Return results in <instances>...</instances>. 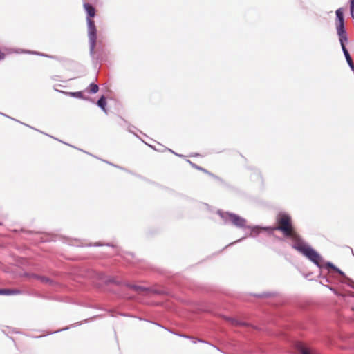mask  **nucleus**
<instances>
[{
    "mask_svg": "<svg viewBox=\"0 0 354 354\" xmlns=\"http://www.w3.org/2000/svg\"><path fill=\"white\" fill-rule=\"evenodd\" d=\"M276 226L270 228L272 230L280 231L285 237L291 235L296 230L292 224L291 216L284 212H280L276 216ZM270 227L261 228V230H269Z\"/></svg>",
    "mask_w": 354,
    "mask_h": 354,
    "instance_id": "1",
    "label": "nucleus"
},
{
    "mask_svg": "<svg viewBox=\"0 0 354 354\" xmlns=\"http://www.w3.org/2000/svg\"><path fill=\"white\" fill-rule=\"evenodd\" d=\"M88 36L90 43V50L93 53L96 44L97 30L93 20H88Z\"/></svg>",
    "mask_w": 354,
    "mask_h": 354,
    "instance_id": "2",
    "label": "nucleus"
},
{
    "mask_svg": "<svg viewBox=\"0 0 354 354\" xmlns=\"http://www.w3.org/2000/svg\"><path fill=\"white\" fill-rule=\"evenodd\" d=\"M292 241V246L293 248L301 252V254L304 252L306 248L308 247L301 239L300 236L297 232L292 233L291 235L287 236Z\"/></svg>",
    "mask_w": 354,
    "mask_h": 354,
    "instance_id": "3",
    "label": "nucleus"
},
{
    "mask_svg": "<svg viewBox=\"0 0 354 354\" xmlns=\"http://www.w3.org/2000/svg\"><path fill=\"white\" fill-rule=\"evenodd\" d=\"M304 256L308 257L310 260L315 264L319 265L321 261V257L312 248L308 245L304 252L302 253Z\"/></svg>",
    "mask_w": 354,
    "mask_h": 354,
    "instance_id": "4",
    "label": "nucleus"
},
{
    "mask_svg": "<svg viewBox=\"0 0 354 354\" xmlns=\"http://www.w3.org/2000/svg\"><path fill=\"white\" fill-rule=\"evenodd\" d=\"M229 218L230 221L238 227H245L246 225V220L236 214H230Z\"/></svg>",
    "mask_w": 354,
    "mask_h": 354,
    "instance_id": "5",
    "label": "nucleus"
},
{
    "mask_svg": "<svg viewBox=\"0 0 354 354\" xmlns=\"http://www.w3.org/2000/svg\"><path fill=\"white\" fill-rule=\"evenodd\" d=\"M84 8L86 12V22L88 23V20H93L96 12L95 8L88 3H84Z\"/></svg>",
    "mask_w": 354,
    "mask_h": 354,
    "instance_id": "6",
    "label": "nucleus"
},
{
    "mask_svg": "<svg viewBox=\"0 0 354 354\" xmlns=\"http://www.w3.org/2000/svg\"><path fill=\"white\" fill-rule=\"evenodd\" d=\"M30 277L39 280L41 283H44V284H49V285L53 284V281L50 278L45 277V276H39V275L32 274L30 275Z\"/></svg>",
    "mask_w": 354,
    "mask_h": 354,
    "instance_id": "7",
    "label": "nucleus"
},
{
    "mask_svg": "<svg viewBox=\"0 0 354 354\" xmlns=\"http://www.w3.org/2000/svg\"><path fill=\"white\" fill-rule=\"evenodd\" d=\"M336 16H337V21H336V25L337 24H344V12L342 8H339L335 12Z\"/></svg>",
    "mask_w": 354,
    "mask_h": 354,
    "instance_id": "8",
    "label": "nucleus"
},
{
    "mask_svg": "<svg viewBox=\"0 0 354 354\" xmlns=\"http://www.w3.org/2000/svg\"><path fill=\"white\" fill-rule=\"evenodd\" d=\"M20 291L16 289H1L0 288V295H17L19 294Z\"/></svg>",
    "mask_w": 354,
    "mask_h": 354,
    "instance_id": "9",
    "label": "nucleus"
},
{
    "mask_svg": "<svg viewBox=\"0 0 354 354\" xmlns=\"http://www.w3.org/2000/svg\"><path fill=\"white\" fill-rule=\"evenodd\" d=\"M343 52H344V55H345V57H346V61H347L348 64H349L350 67H351L353 70H354V64H353V62L352 59H351V56H350V55H349V53H348V50H347V49H346V47H344V50H343Z\"/></svg>",
    "mask_w": 354,
    "mask_h": 354,
    "instance_id": "10",
    "label": "nucleus"
},
{
    "mask_svg": "<svg viewBox=\"0 0 354 354\" xmlns=\"http://www.w3.org/2000/svg\"><path fill=\"white\" fill-rule=\"evenodd\" d=\"M106 104V100L104 96H102L99 100L97 101V105L102 108L103 110H105V106Z\"/></svg>",
    "mask_w": 354,
    "mask_h": 354,
    "instance_id": "11",
    "label": "nucleus"
},
{
    "mask_svg": "<svg viewBox=\"0 0 354 354\" xmlns=\"http://www.w3.org/2000/svg\"><path fill=\"white\" fill-rule=\"evenodd\" d=\"M337 32L338 35H344L346 33L344 30V24H337Z\"/></svg>",
    "mask_w": 354,
    "mask_h": 354,
    "instance_id": "12",
    "label": "nucleus"
},
{
    "mask_svg": "<svg viewBox=\"0 0 354 354\" xmlns=\"http://www.w3.org/2000/svg\"><path fill=\"white\" fill-rule=\"evenodd\" d=\"M339 41L341 43L342 50H344V47H346L344 45V42L347 41L346 33L339 35Z\"/></svg>",
    "mask_w": 354,
    "mask_h": 354,
    "instance_id": "13",
    "label": "nucleus"
},
{
    "mask_svg": "<svg viewBox=\"0 0 354 354\" xmlns=\"http://www.w3.org/2000/svg\"><path fill=\"white\" fill-rule=\"evenodd\" d=\"M89 87H90V92L92 93H95L99 90L98 86L95 84H91Z\"/></svg>",
    "mask_w": 354,
    "mask_h": 354,
    "instance_id": "14",
    "label": "nucleus"
},
{
    "mask_svg": "<svg viewBox=\"0 0 354 354\" xmlns=\"http://www.w3.org/2000/svg\"><path fill=\"white\" fill-rule=\"evenodd\" d=\"M69 95L73 97L83 98V94H82V92H81V91L69 93Z\"/></svg>",
    "mask_w": 354,
    "mask_h": 354,
    "instance_id": "15",
    "label": "nucleus"
},
{
    "mask_svg": "<svg viewBox=\"0 0 354 354\" xmlns=\"http://www.w3.org/2000/svg\"><path fill=\"white\" fill-rule=\"evenodd\" d=\"M260 232V228L258 227H253L251 232V236H255L258 234Z\"/></svg>",
    "mask_w": 354,
    "mask_h": 354,
    "instance_id": "16",
    "label": "nucleus"
},
{
    "mask_svg": "<svg viewBox=\"0 0 354 354\" xmlns=\"http://www.w3.org/2000/svg\"><path fill=\"white\" fill-rule=\"evenodd\" d=\"M351 15L353 19H354V0H351Z\"/></svg>",
    "mask_w": 354,
    "mask_h": 354,
    "instance_id": "17",
    "label": "nucleus"
},
{
    "mask_svg": "<svg viewBox=\"0 0 354 354\" xmlns=\"http://www.w3.org/2000/svg\"><path fill=\"white\" fill-rule=\"evenodd\" d=\"M301 353L302 354H310V351L307 348H301Z\"/></svg>",
    "mask_w": 354,
    "mask_h": 354,
    "instance_id": "18",
    "label": "nucleus"
},
{
    "mask_svg": "<svg viewBox=\"0 0 354 354\" xmlns=\"http://www.w3.org/2000/svg\"><path fill=\"white\" fill-rule=\"evenodd\" d=\"M201 170L205 172V174H209V176H214V175L212 174H211L210 172L207 171V170L204 169H201Z\"/></svg>",
    "mask_w": 354,
    "mask_h": 354,
    "instance_id": "19",
    "label": "nucleus"
},
{
    "mask_svg": "<svg viewBox=\"0 0 354 354\" xmlns=\"http://www.w3.org/2000/svg\"><path fill=\"white\" fill-rule=\"evenodd\" d=\"M232 324H234V325H238V324H241V323L236 322V321H234V320H232Z\"/></svg>",
    "mask_w": 354,
    "mask_h": 354,
    "instance_id": "20",
    "label": "nucleus"
},
{
    "mask_svg": "<svg viewBox=\"0 0 354 354\" xmlns=\"http://www.w3.org/2000/svg\"><path fill=\"white\" fill-rule=\"evenodd\" d=\"M330 266L332 267L333 269H335V270H337L336 268H335V266H332L330 264Z\"/></svg>",
    "mask_w": 354,
    "mask_h": 354,
    "instance_id": "21",
    "label": "nucleus"
}]
</instances>
